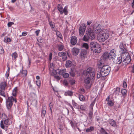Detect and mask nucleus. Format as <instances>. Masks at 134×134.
<instances>
[{
    "mask_svg": "<svg viewBox=\"0 0 134 134\" xmlns=\"http://www.w3.org/2000/svg\"><path fill=\"white\" fill-rule=\"evenodd\" d=\"M110 70V67L109 65H103L101 67L100 71L97 73V78L106 76L109 74Z\"/></svg>",
    "mask_w": 134,
    "mask_h": 134,
    "instance_id": "obj_1",
    "label": "nucleus"
},
{
    "mask_svg": "<svg viewBox=\"0 0 134 134\" xmlns=\"http://www.w3.org/2000/svg\"><path fill=\"white\" fill-rule=\"evenodd\" d=\"M109 36V34L108 31L106 29H104L98 34L97 38L99 42H102L107 39Z\"/></svg>",
    "mask_w": 134,
    "mask_h": 134,
    "instance_id": "obj_2",
    "label": "nucleus"
},
{
    "mask_svg": "<svg viewBox=\"0 0 134 134\" xmlns=\"http://www.w3.org/2000/svg\"><path fill=\"white\" fill-rule=\"evenodd\" d=\"M89 47L91 50L95 53H99L101 51V49L99 45L95 41L91 42L89 44Z\"/></svg>",
    "mask_w": 134,
    "mask_h": 134,
    "instance_id": "obj_3",
    "label": "nucleus"
},
{
    "mask_svg": "<svg viewBox=\"0 0 134 134\" xmlns=\"http://www.w3.org/2000/svg\"><path fill=\"white\" fill-rule=\"evenodd\" d=\"M14 101L15 103L17 102L16 99L14 98L12 96L9 97L8 99L6 100V106L8 109H9L11 108L13 104V102Z\"/></svg>",
    "mask_w": 134,
    "mask_h": 134,
    "instance_id": "obj_4",
    "label": "nucleus"
},
{
    "mask_svg": "<svg viewBox=\"0 0 134 134\" xmlns=\"http://www.w3.org/2000/svg\"><path fill=\"white\" fill-rule=\"evenodd\" d=\"M86 75L87 76L91 77L92 79L95 75L94 70L91 68H88L86 71Z\"/></svg>",
    "mask_w": 134,
    "mask_h": 134,
    "instance_id": "obj_5",
    "label": "nucleus"
},
{
    "mask_svg": "<svg viewBox=\"0 0 134 134\" xmlns=\"http://www.w3.org/2000/svg\"><path fill=\"white\" fill-rule=\"evenodd\" d=\"M122 58L123 61L125 63L127 64L129 63L131 61V59H130V56L127 52L126 53L124 54H122Z\"/></svg>",
    "mask_w": 134,
    "mask_h": 134,
    "instance_id": "obj_6",
    "label": "nucleus"
},
{
    "mask_svg": "<svg viewBox=\"0 0 134 134\" xmlns=\"http://www.w3.org/2000/svg\"><path fill=\"white\" fill-rule=\"evenodd\" d=\"M57 8L61 14H62L64 13V14L65 15H67L68 12L67 11V7L66 6H65V7L63 9L62 7L60 4H58V5Z\"/></svg>",
    "mask_w": 134,
    "mask_h": 134,
    "instance_id": "obj_7",
    "label": "nucleus"
},
{
    "mask_svg": "<svg viewBox=\"0 0 134 134\" xmlns=\"http://www.w3.org/2000/svg\"><path fill=\"white\" fill-rule=\"evenodd\" d=\"M93 28L95 32L98 34L102 30L101 29L100 24L97 23H96L94 25Z\"/></svg>",
    "mask_w": 134,
    "mask_h": 134,
    "instance_id": "obj_8",
    "label": "nucleus"
},
{
    "mask_svg": "<svg viewBox=\"0 0 134 134\" xmlns=\"http://www.w3.org/2000/svg\"><path fill=\"white\" fill-rule=\"evenodd\" d=\"M86 26L85 24H83L80 27L79 31V34L81 36H82L84 33L85 31Z\"/></svg>",
    "mask_w": 134,
    "mask_h": 134,
    "instance_id": "obj_9",
    "label": "nucleus"
},
{
    "mask_svg": "<svg viewBox=\"0 0 134 134\" xmlns=\"http://www.w3.org/2000/svg\"><path fill=\"white\" fill-rule=\"evenodd\" d=\"M87 33L89 36L90 39L92 40L94 39L95 37V34L91 29L89 28L88 29V31L87 32Z\"/></svg>",
    "mask_w": 134,
    "mask_h": 134,
    "instance_id": "obj_10",
    "label": "nucleus"
},
{
    "mask_svg": "<svg viewBox=\"0 0 134 134\" xmlns=\"http://www.w3.org/2000/svg\"><path fill=\"white\" fill-rule=\"evenodd\" d=\"M116 55V51L114 49L111 50L108 55V57L110 59H114Z\"/></svg>",
    "mask_w": 134,
    "mask_h": 134,
    "instance_id": "obj_11",
    "label": "nucleus"
},
{
    "mask_svg": "<svg viewBox=\"0 0 134 134\" xmlns=\"http://www.w3.org/2000/svg\"><path fill=\"white\" fill-rule=\"evenodd\" d=\"M58 55L59 57H62V60L64 61H65L67 59L66 53L65 52H59Z\"/></svg>",
    "mask_w": 134,
    "mask_h": 134,
    "instance_id": "obj_12",
    "label": "nucleus"
},
{
    "mask_svg": "<svg viewBox=\"0 0 134 134\" xmlns=\"http://www.w3.org/2000/svg\"><path fill=\"white\" fill-rule=\"evenodd\" d=\"M52 75L54 76V78L57 81L59 80L60 79V77L58 75L57 69L56 70H52Z\"/></svg>",
    "mask_w": 134,
    "mask_h": 134,
    "instance_id": "obj_13",
    "label": "nucleus"
},
{
    "mask_svg": "<svg viewBox=\"0 0 134 134\" xmlns=\"http://www.w3.org/2000/svg\"><path fill=\"white\" fill-rule=\"evenodd\" d=\"M122 61V57L120 55H118V57L114 59V63L115 64H119L121 63Z\"/></svg>",
    "mask_w": 134,
    "mask_h": 134,
    "instance_id": "obj_14",
    "label": "nucleus"
},
{
    "mask_svg": "<svg viewBox=\"0 0 134 134\" xmlns=\"http://www.w3.org/2000/svg\"><path fill=\"white\" fill-rule=\"evenodd\" d=\"M77 37L75 36H73L71 37L70 43L72 45H74L77 43Z\"/></svg>",
    "mask_w": 134,
    "mask_h": 134,
    "instance_id": "obj_15",
    "label": "nucleus"
},
{
    "mask_svg": "<svg viewBox=\"0 0 134 134\" xmlns=\"http://www.w3.org/2000/svg\"><path fill=\"white\" fill-rule=\"evenodd\" d=\"M119 49L120 51L122 54L127 52V51L124 48L123 43H121L119 46Z\"/></svg>",
    "mask_w": 134,
    "mask_h": 134,
    "instance_id": "obj_16",
    "label": "nucleus"
},
{
    "mask_svg": "<svg viewBox=\"0 0 134 134\" xmlns=\"http://www.w3.org/2000/svg\"><path fill=\"white\" fill-rule=\"evenodd\" d=\"M87 54V51L85 50H82L80 53V56L81 58H84L86 57Z\"/></svg>",
    "mask_w": 134,
    "mask_h": 134,
    "instance_id": "obj_17",
    "label": "nucleus"
},
{
    "mask_svg": "<svg viewBox=\"0 0 134 134\" xmlns=\"http://www.w3.org/2000/svg\"><path fill=\"white\" fill-rule=\"evenodd\" d=\"M110 99V96H109L106 98V100L108 102L107 104L109 106L111 107L114 105V103L111 100H109Z\"/></svg>",
    "mask_w": 134,
    "mask_h": 134,
    "instance_id": "obj_18",
    "label": "nucleus"
},
{
    "mask_svg": "<svg viewBox=\"0 0 134 134\" xmlns=\"http://www.w3.org/2000/svg\"><path fill=\"white\" fill-rule=\"evenodd\" d=\"M7 84L5 82H2L0 83V90H5V88Z\"/></svg>",
    "mask_w": 134,
    "mask_h": 134,
    "instance_id": "obj_19",
    "label": "nucleus"
},
{
    "mask_svg": "<svg viewBox=\"0 0 134 134\" xmlns=\"http://www.w3.org/2000/svg\"><path fill=\"white\" fill-rule=\"evenodd\" d=\"M73 92L71 91L68 90L66 91L64 94L65 96H69L71 97L73 95Z\"/></svg>",
    "mask_w": 134,
    "mask_h": 134,
    "instance_id": "obj_20",
    "label": "nucleus"
},
{
    "mask_svg": "<svg viewBox=\"0 0 134 134\" xmlns=\"http://www.w3.org/2000/svg\"><path fill=\"white\" fill-rule=\"evenodd\" d=\"M27 71L26 70H22L19 73V75L22 77H26L27 74Z\"/></svg>",
    "mask_w": 134,
    "mask_h": 134,
    "instance_id": "obj_21",
    "label": "nucleus"
},
{
    "mask_svg": "<svg viewBox=\"0 0 134 134\" xmlns=\"http://www.w3.org/2000/svg\"><path fill=\"white\" fill-rule=\"evenodd\" d=\"M57 71L58 75H63V74L66 72V69H57Z\"/></svg>",
    "mask_w": 134,
    "mask_h": 134,
    "instance_id": "obj_22",
    "label": "nucleus"
},
{
    "mask_svg": "<svg viewBox=\"0 0 134 134\" xmlns=\"http://www.w3.org/2000/svg\"><path fill=\"white\" fill-rule=\"evenodd\" d=\"M79 49L76 48H74L72 50L73 53L76 55L78 54L79 52Z\"/></svg>",
    "mask_w": 134,
    "mask_h": 134,
    "instance_id": "obj_23",
    "label": "nucleus"
},
{
    "mask_svg": "<svg viewBox=\"0 0 134 134\" xmlns=\"http://www.w3.org/2000/svg\"><path fill=\"white\" fill-rule=\"evenodd\" d=\"M89 39H90L89 36L87 33L86 35H84L82 40L84 41L85 42H88L89 41Z\"/></svg>",
    "mask_w": 134,
    "mask_h": 134,
    "instance_id": "obj_24",
    "label": "nucleus"
},
{
    "mask_svg": "<svg viewBox=\"0 0 134 134\" xmlns=\"http://www.w3.org/2000/svg\"><path fill=\"white\" fill-rule=\"evenodd\" d=\"M72 65V62L70 60H67L66 61L65 66L66 68H69L71 67Z\"/></svg>",
    "mask_w": 134,
    "mask_h": 134,
    "instance_id": "obj_25",
    "label": "nucleus"
},
{
    "mask_svg": "<svg viewBox=\"0 0 134 134\" xmlns=\"http://www.w3.org/2000/svg\"><path fill=\"white\" fill-rule=\"evenodd\" d=\"M57 47L58 50L59 51H62L64 48V46L63 44H58Z\"/></svg>",
    "mask_w": 134,
    "mask_h": 134,
    "instance_id": "obj_26",
    "label": "nucleus"
},
{
    "mask_svg": "<svg viewBox=\"0 0 134 134\" xmlns=\"http://www.w3.org/2000/svg\"><path fill=\"white\" fill-rule=\"evenodd\" d=\"M87 77L84 80V82L85 83L88 84L90 82V81L92 78L89 77L87 76Z\"/></svg>",
    "mask_w": 134,
    "mask_h": 134,
    "instance_id": "obj_27",
    "label": "nucleus"
},
{
    "mask_svg": "<svg viewBox=\"0 0 134 134\" xmlns=\"http://www.w3.org/2000/svg\"><path fill=\"white\" fill-rule=\"evenodd\" d=\"M49 19V18H48V22L51 27L52 29L54 28L55 27V23L53 22L50 21Z\"/></svg>",
    "mask_w": 134,
    "mask_h": 134,
    "instance_id": "obj_28",
    "label": "nucleus"
},
{
    "mask_svg": "<svg viewBox=\"0 0 134 134\" xmlns=\"http://www.w3.org/2000/svg\"><path fill=\"white\" fill-rule=\"evenodd\" d=\"M94 127H93L91 126L89 128H87L86 130V132H91L94 130Z\"/></svg>",
    "mask_w": 134,
    "mask_h": 134,
    "instance_id": "obj_29",
    "label": "nucleus"
},
{
    "mask_svg": "<svg viewBox=\"0 0 134 134\" xmlns=\"http://www.w3.org/2000/svg\"><path fill=\"white\" fill-rule=\"evenodd\" d=\"M78 97L80 100L81 101H84L85 100V97L82 94L79 95L78 96Z\"/></svg>",
    "mask_w": 134,
    "mask_h": 134,
    "instance_id": "obj_30",
    "label": "nucleus"
},
{
    "mask_svg": "<svg viewBox=\"0 0 134 134\" xmlns=\"http://www.w3.org/2000/svg\"><path fill=\"white\" fill-rule=\"evenodd\" d=\"M17 87H16L13 90L12 94V95L14 96L15 97L16 96V93L17 91Z\"/></svg>",
    "mask_w": 134,
    "mask_h": 134,
    "instance_id": "obj_31",
    "label": "nucleus"
},
{
    "mask_svg": "<svg viewBox=\"0 0 134 134\" xmlns=\"http://www.w3.org/2000/svg\"><path fill=\"white\" fill-rule=\"evenodd\" d=\"M121 92L124 97H125L127 93V91L125 89H121Z\"/></svg>",
    "mask_w": 134,
    "mask_h": 134,
    "instance_id": "obj_32",
    "label": "nucleus"
},
{
    "mask_svg": "<svg viewBox=\"0 0 134 134\" xmlns=\"http://www.w3.org/2000/svg\"><path fill=\"white\" fill-rule=\"evenodd\" d=\"M9 118L5 114H3L2 115V121L5 120Z\"/></svg>",
    "mask_w": 134,
    "mask_h": 134,
    "instance_id": "obj_33",
    "label": "nucleus"
},
{
    "mask_svg": "<svg viewBox=\"0 0 134 134\" xmlns=\"http://www.w3.org/2000/svg\"><path fill=\"white\" fill-rule=\"evenodd\" d=\"M82 47L86 49H88L89 48V46L88 44L87 43H84L82 44Z\"/></svg>",
    "mask_w": 134,
    "mask_h": 134,
    "instance_id": "obj_34",
    "label": "nucleus"
},
{
    "mask_svg": "<svg viewBox=\"0 0 134 134\" xmlns=\"http://www.w3.org/2000/svg\"><path fill=\"white\" fill-rule=\"evenodd\" d=\"M12 56L13 58V59H14L15 60L16 59L18 56L17 53L16 52L13 53Z\"/></svg>",
    "mask_w": 134,
    "mask_h": 134,
    "instance_id": "obj_35",
    "label": "nucleus"
},
{
    "mask_svg": "<svg viewBox=\"0 0 134 134\" xmlns=\"http://www.w3.org/2000/svg\"><path fill=\"white\" fill-rule=\"evenodd\" d=\"M46 108L44 106H43L42 107V114L44 116H45L46 113Z\"/></svg>",
    "mask_w": 134,
    "mask_h": 134,
    "instance_id": "obj_36",
    "label": "nucleus"
},
{
    "mask_svg": "<svg viewBox=\"0 0 134 134\" xmlns=\"http://www.w3.org/2000/svg\"><path fill=\"white\" fill-rule=\"evenodd\" d=\"M109 124L113 126H115L116 125L115 122L113 120L111 119L110 121Z\"/></svg>",
    "mask_w": 134,
    "mask_h": 134,
    "instance_id": "obj_37",
    "label": "nucleus"
},
{
    "mask_svg": "<svg viewBox=\"0 0 134 134\" xmlns=\"http://www.w3.org/2000/svg\"><path fill=\"white\" fill-rule=\"evenodd\" d=\"M56 34L57 36L61 39H62V36L60 32L58 31H57L56 32Z\"/></svg>",
    "mask_w": 134,
    "mask_h": 134,
    "instance_id": "obj_38",
    "label": "nucleus"
},
{
    "mask_svg": "<svg viewBox=\"0 0 134 134\" xmlns=\"http://www.w3.org/2000/svg\"><path fill=\"white\" fill-rule=\"evenodd\" d=\"M86 108V106L84 105H82L80 106V109L82 111L85 110Z\"/></svg>",
    "mask_w": 134,
    "mask_h": 134,
    "instance_id": "obj_39",
    "label": "nucleus"
},
{
    "mask_svg": "<svg viewBox=\"0 0 134 134\" xmlns=\"http://www.w3.org/2000/svg\"><path fill=\"white\" fill-rule=\"evenodd\" d=\"M3 122H4V124L5 125H8L9 124V118H8L7 119L3 121Z\"/></svg>",
    "mask_w": 134,
    "mask_h": 134,
    "instance_id": "obj_40",
    "label": "nucleus"
},
{
    "mask_svg": "<svg viewBox=\"0 0 134 134\" xmlns=\"http://www.w3.org/2000/svg\"><path fill=\"white\" fill-rule=\"evenodd\" d=\"M69 76V74L67 73H64L63 74V76L64 78H68Z\"/></svg>",
    "mask_w": 134,
    "mask_h": 134,
    "instance_id": "obj_41",
    "label": "nucleus"
},
{
    "mask_svg": "<svg viewBox=\"0 0 134 134\" xmlns=\"http://www.w3.org/2000/svg\"><path fill=\"white\" fill-rule=\"evenodd\" d=\"M101 132L102 134H108L105 130L102 127L101 128Z\"/></svg>",
    "mask_w": 134,
    "mask_h": 134,
    "instance_id": "obj_42",
    "label": "nucleus"
},
{
    "mask_svg": "<svg viewBox=\"0 0 134 134\" xmlns=\"http://www.w3.org/2000/svg\"><path fill=\"white\" fill-rule=\"evenodd\" d=\"M92 115H93V111L91 110L90 111H89L88 115L89 116V117L90 119H91L92 117Z\"/></svg>",
    "mask_w": 134,
    "mask_h": 134,
    "instance_id": "obj_43",
    "label": "nucleus"
},
{
    "mask_svg": "<svg viewBox=\"0 0 134 134\" xmlns=\"http://www.w3.org/2000/svg\"><path fill=\"white\" fill-rule=\"evenodd\" d=\"M4 41L6 42H10L11 41V40L10 38L8 37H5Z\"/></svg>",
    "mask_w": 134,
    "mask_h": 134,
    "instance_id": "obj_44",
    "label": "nucleus"
},
{
    "mask_svg": "<svg viewBox=\"0 0 134 134\" xmlns=\"http://www.w3.org/2000/svg\"><path fill=\"white\" fill-rule=\"evenodd\" d=\"M123 87L124 88H126L127 86L126 83V80H124L123 82Z\"/></svg>",
    "mask_w": 134,
    "mask_h": 134,
    "instance_id": "obj_45",
    "label": "nucleus"
},
{
    "mask_svg": "<svg viewBox=\"0 0 134 134\" xmlns=\"http://www.w3.org/2000/svg\"><path fill=\"white\" fill-rule=\"evenodd\" d=\"M108 54L107 53H105L103 55V57L105 59H107L108 57Z\"/></svg>",
    "mask_w": 134,
    "mask_h": 134,
    "instance_id": "obj_46",
    "label": "nucleus"
},
{
    "mask_svg": "<svg viewBox=\"0 0 134 134\" xmlns=\"http://www.w3.org/2000/svg\"><path fill=\"white\" fill-rule=\"evenodd\" d=\"M70 75L74 77L75 76V74L74 71L71 70V71L70 72Z\"/></svg>",
    "mask_w": 134,
    "mask_h": 134,
    "instance_id": "obj_47",
    "label": "nucleus"
},
{
    "mask_svg": "<svg viewBox=\"0 0 134 134\" xmlns=\"http://www.w3.org/2000/svg\"><path fill=\"white\" fill-rule=\"evenodd\" d=\"M2 90H0V95L5 97V94L4 91H3Z\"/></svg>",
    "mask_w": 134,
    "mask_h": 134,
    "instance_id": "obj_48",
    "label": "nucleus"
},
{
    "mask_svg": "<svg viewBox=\"0 0 134 134\" xmlns=\"http://www.w3.org/2000/svg\"><path fill=\"white\" fill-rule=\"evenodd\" d=\"M120 88L117 87L116 88L115 91V93H116V94H117L118 95H119V93H118V92H120Z\"/></svg>",
    "mask_w": 134,
    "mask_h": 134,
    "instance_id": "obj_49",
    "label": "nucleus"
},
{
    "mask_svg": "<svg viewBox=\"0 0 134 134\" xmlns=\"http://www.w3.org/2000/svg\"><path fill=\"white\" fill-rule=\"evenodd\" d=\"M4 122L3 121H1L0 123V126L1 127L2 129H4V126L3 124Z\"/></svg>",
    "mask_w": 134,
    "mask_h": 134,
    "instance_id": "obj_50",
    "label": "nucleus"
},
{
    "mask_svg": "<svg viewBox=\"0 0 134 134\" xmlns=\"http://www.w3.org/2000/svg\"><path fill=\"white\" fill-rule=\"evenodd\" d=\"M74 107L76 109H79L80 108V105L77 103L73 105Z\"/></svg>",
    "mask_w": 134,
    "mask_h": 134,
    "instance_id": "obj_51",
    "label": "nucleus"
},
{
    "mask_svg": "<svg viewBox=\"0 0 134 134\" xmlns=\"http://www.w3.org/2000/svg\"><path fill=\"white\" fill-rule=\"evenodd\" d=\"M4 50L3 48V47L1 46H0V54H2L4 53Z\"/></svg>",
    "mask_w": 134,
    "mask_h": 134,
    "instance_id": "obj_52",
    "label": "nucleus"
},
{
    "mask_svg": "<svg viewBox=\"0 0 134 134\" xmlns=\"http://www.w3.org/2000/svg\"><path fill=\"white\" fill-rule=\"evenodd\" d=\"M70 82L71 85H72L75 83V81L74 80H70Z\"/></svg>",
    "mask_w": 134,
    "mask_h": 134,
    "instance_id": "obj_53",
    "label": "nucleus"
},
{
    "mask_svg": "<svg viewBox=\"0 0 134 134\" xmlns=\"http://www.w3.org/2000/svg\"><path fill=\"white\" fill-rule=\"evenodd\" d=\"M36 83L38 86H40L41 85V82L40 80L37 81H36Z\"/></svg>",
    "mask_w": 134,
    "mask_h": 134,
    "instance_id": "obj_54",
    "label": "nucleus"
},
{
    "mask_svg": "<svg viewBox=\"0 0 134 134\" xmlns=\"http://www.w3.org/2000/svg\"><path fill=\"white\" fill-rule=\"evenodd\" d=\"M14 24V23L13 22H10L8 24V27H10L12 25Z\"/></svg>",
    "mask_w": 134,
    "mask_h": 134,
    "instance_id": "obj_55",
    "label": "nucleus"
},
{
    "mask_svg": "<svg viewBox=\"0 0 134 134\" xmlns=\"http://www.w3.org/2000/svg\"><path fill=\"white\" fill-rule=\"evenodd\" d=\"M40 31V30H38L35 31V33L37 36H38V35Z\"/></svg>",
    "mask_w": 134,
    "mask_h": 134,
    "instance_id": "obj_56",
    "label": "nucleus"
},
{
    "mask_svg": "<svg viewBox=\"0 0 134 134\" xmlns=\"http://www.w3.org/2000/svg\"><path fill=\"white\" fill-rule=\"evenodd\" d=\"M67 55L70 58L71 57V55L70 53V52L69 51H68L67 52Z\"/></svg>",
    "mask_w": 134,
    "mask_h": 134,
    "instance_id": "obj_57",
    "label": "nucleus"
},
{
    "mask_svg": "<svg viewBox=\"0 0 134 134\" xmlns=\"http://www.w3.org/2000/svg\"><path fill=\"white\" fill-rule=\"evenodd\" d=\"M52 53H50L49 54V60H51L52 59Z\"/></svg>",
    "mask_w": 134,
    "mask_h": 134,
    "instance_id": "obj_58",
    "label": "nucleus"
},
{
    "mask_svg": "<svg viewBox=\"0 0 134 134\" xmlns=\"http://www.w3.org/2000/svg\"><path fill=\"white\" fill-rule=\"evenodd\" d=\"M27 35L26 32H24L22 33V35L23 36H25Z\"/></svg>",
    "mask_w": 134,
    "mask_h": 134,
    "instance_id": "obj_59",
    "label": "nucleus"
},
{
    "mask_svg": "<svg viewBox=\"0 0 134 134\" xmlns=\"http://www.w3.org/2000/svg\"><path fill=\"white\" fill-rule=\"evenodd\" d=\"M9 72H6V74H5V76H6V77L7 78H8L9 76Z\"/></svg>",
    "mask_w": 134,
    "mask_h": 134,
    "instance_id": "obj_60",
    "label": "nucleus"
},
{
    "mask_svg": "<svg viewBox=\"0 0 134 134\" xmlns=\"http://www.w3.org/2000/svg\"><path fill=\"white\" fill-rule=\"evenodd\" d=\"M70 123L71 126L72 127H73L74 125V123L71 120L70 121Z\"/></svg>",
    "mask_w": 134,
    "mask_h": 134,
    "instance_id": "obj_61",
    "label": "nucleus"
},
{
    "mask_svg": "<svg viewBox=\"0 0 134 134\" xmlns=\"http://www.w3.org/2000/svg\"><path fill=\"white\" fill-rule=\"evenodd\" d=\"M80 90V91L81 92V93H84V91L83 89V88H81Z\"/></svg>",
    "mask_w": 134,
    "mask_h": 134,
    "instance_id": "obj_62",
    "label": "nucleus"
},
{
    "mask_svg": "<svg viewBox=\"0 0 134 134\" xmlns=\"http://www.w3.org/2000/svg\"><path fill=\"white\" fill-rule=\"evenodd\" d=\"M95 102L94 100L92 102L90 105L91 106H93Z\"/></svg>",
    "mask_w": 134,
    "mask_h": 134,
    "instance_id": "obj_63",
    "label": "nucleus"
},
{
    "mask_svg": "<svg viewBox=\"0 0 134 134\" xmlns=\"http://www.w3.org/2000/svg\"><path fill=\"white\" fill-rule=\"evenodd\" d=\"M92 23L90 21H88L87 22V24L88 25H90V24Z\"/></svg>",
    "mask_w": 134,
    "mask_h": 134,
    "instance_id": "obj_64",
    "label": "nucleus"
}]
</instances>
